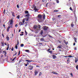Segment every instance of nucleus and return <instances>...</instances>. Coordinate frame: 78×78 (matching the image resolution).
<instances>
[{
  "mask_svg": "<svg viewBox=\"0 0 78 78\" xmlns=\"http://www.w3.org/2000/svg\"><path fill=\"white\" fill-rule=\"evenodd\" d=\"M9 26L7 28V32H9V30L10 28H13V25H11L10 26V25H9Z\"/></svg>",
  "mask_w": 78,
  "mask_h": 78,
  "instance_id": "nucleus-1",
  "label": "nucleus"
},
{
  "mask_svg": "<svg viewBox=\"0 0 78 78\" xmlns=\"http://www.w3.org/2000/svg\"><path fill=\"white\" fill-rule=\"evenodd\" d=\"M29 18H30L29 17H28V18H24V19H23L22 21L23 23H24L25 22V20L27 21H28Z\"/></svg>",
  "mask_w": 78,
  "mask_h": 78,
  "instance_id": "nucleus-2",
  "label": "nucleus"
},
{
  "mask_svg": "<svg viewBox=\"0 0 78 78\" xmlns=\"http://www.w3.org/2000/svg\"><path fill=\"white\" fill-rule=\"evenodd\" d=\"M8 23H9V25H12L13 23V20L12 19L10 20V21H9V22H8Z\"/></svg>",
  "mask_w": 78,
  "mask_h": 78,
  "instance_id": "nucleus-3",
  "label": "nucleus"
},
{
  "mask_svg": "<svg viewBox=\"0 0 78 78\" xmlns=\"http://www.w3.org/2000/svg\"><path fill=\"white\" fill-rule=\"evenodd\" d=\"M33 7L34 8V10L35 11H37L39 10V9H37L36 6L35 5L33 6Z\"/></svg>",
  "mask_w": 78,
  "mask_h": 78,
  "instance_id": "nucleus-4",
  "label": "nucleus"
},
{
  "mask_svg": "<svg viewBox=\"0 0 78 78\" xmlns=\"http://www.w3.org/2000/svg\"><path fill=\"white\" fill-rule=\"evenodd\" d=\"M28 68H29V69H30L31 70L33 69V66L31 65H29L28 66Z\"/></svg>",
  "mask_w": 78,
  "mask_h": 78,
  "instance_id": "nucleus-5",
  "label": "nucleus"
},
{
  "mask_svg": "<svg viewBox=\"0 0 78 78\" xmlns=\"http://www.w3.org/2000/svg\"><path fill=\"white\" fill-rule=\"evenodd\" d=\"M42 16L41 14H39L38 15V18L39 19H41L42 18Z\"/></svg>",
  "mask_w": 78,
  "mask_h": 78,
  "instance_id": "nucleus-6",
  "label": "nucleus"
},
{
  "mask_svg": "<svg viewBox=\"0 0 78 78\" xmlns=\"http://www.w3.org/2000/svg\"><path fill=\"white\" fill-rule=\"evenodd\" d=\"M48 27L47 26H44L43 28V30L44 31H46L48 30Z\"/></svg>",
  "mask_w": 78,
  "mask_h": 78,
  "instance_id": "nucleus-7",
  "label": "nucleus"
},
{
  "mask_svg": "<svg viewBox=\"0 0 78 78\" xmlns=\"http://www.w3.org/2000/svg\"><path fill=\"white\" fill-rule=\"evenodd\" d=\"M3 54L5 53V54H4V55H5V57H6V55L7 54V52L5 51H3Z\"/></svg>",
  "mask_w": 78,
  "mask_h": 78,
  "instance_id": "nucleus-8",
  "label": "nucleus"
},
{
  "mask_svg": "<svg viewBox=\"0 0 78 78\" xmlns=\"http://www.w3.org/2000/svg\"><path fill=\"white\" fill-rule=\"evenodd\" d=\"M11 13H12V16H13L14 17H15V13L14 12L11 11Z\"/></svg>",
  "mask_w": 78,
  "mask_h": 78,
  "instance_id": "nucleus-9",
  "label": "nucleus"
},
{
  "mask_svg": "<svg viewBox=\"0 0 78 78\" xmlns=\"http://www.w3.org/2000/svg\"><path fill=\"white\" fill-rule=\"evenodd\" d=\"M34 73H35V75H34L35 76H36L37 75V74H38V72H37V71L36 70H35V72H34Z\"/></svg>",
  "mask_w": 78,
  "mask_h": 78,
  "instance_id": "nucleus-10",
  "label": "nucleus"
},
{
  "mask_svg": "<svg viewBox=\"0 0 78 78\" xmlns=\"http://www.w3.org/2000/svg\"><path fill=\"white\" fill-rule=\"evenodd\" d=\"M24 23H23V22H22L21 21H20V23H19V25H20V26H21V25H24Z\"/></svg>",
  "mask_w": 78,
  "mask_h": 78,
  "instance_id": "nucleus-11",
  "label": "nucleus"
},
{
  "mask_svg": "<svg viewBox=\"0 0 78 78\" xmlns=\"http://www.w3.org/2000/svg\"><path fill=\"white\" fill-rule=\"evenodd\" d=\"M42 17L43 19H44L45 18V13H43V15H42Z\"/></svg>",
  "mask_w": 78,
  "mask_h": 78,
  "instance_id": "nucleus-12",
  "label": "nucleus"
},
{
  "mask_svg": "<svg viewBox=\"0 0 78 78\" xmlns=\"http://www.w3.org/2000/svg\"><path fill=\"white\" fill-rule=\"evenodd\" d=\"M37 25H34V27H33V28H34V30H35L37 29Z\"/></svg>",
  "mask_w": 78,
  "mask_h": 78,
  "instance_id": "nucleus-13",
  "label": "nucleus"
},
{
  "mask_svg": "<svg viewBox=\"0 0 78 78\" xmlns=\"http://www.w3.org/2000/svg\"><path fill=\"white\" fill-rule=\"evenodd\" d=\"M56 56L55 55H52L53 59H56Z\"/></svg>",
  "mask_w": 78,
  "mask_h": 78,
  "instance_id": "nucleus-14",
  "label": "nucleus"
},
{
  "mask_svg": "<svg viewBox=\"0 0 78 78\" xmlns=\"http://www.w3.org/2000/svg\"><path fill=\"white\" fill-rule=\"evenodd\" d=\"M27 23L28 22L27 21H26L25 23H24V24H25V27H27L28 25Z\"/></svg>",
  "mask_w": 78,
  "mask_h": 78,
  "instance_id": "nucleus-15",
  "label": "nucleus"
},
{
  "mask_svg": "<svg viewBox=\"0 0 78 78\" xmlns=\"http://www.w3.org/2000/svg\"><path fill=\"white\" fill-rule=\"evenodd\" d=\"M6 41H9V37L8 36H7L6 37Z\"/></svg>",
  "mask_w": 78,
  "mask_h": 78,
  "instance_id": "nucleus-16",
  "label": "nucleus"
},
{
  "mask_svg": "<svg viewBox=\"0 0 78 78\" xmlns=\"http://www.w3.org/2000/svg\"><path fill=\"white\" fill-rule=\"evenodd\" d=\"M9 44L8 43L7 44V47L6 48L7 50H8L9 48Z\"/></svg>",
  "mask_w": 78,
  "mask_h": 78,
  "instance_id": "nucleus-17",
  "label": "nucleus"
},
{
  "mask_svg": "<svg viewBox=\"0 0 78 78\" xmlns=\"http://www.w3.org/2000/svg\"><path fill=\"white\" fill-rule=\"evenodd\" d=\"M75 59H76L75 60V62L76 63L77 61H78V58H75Z\"/></svg>",
  "mask_w": 78,
  "mask_h": 78,
  "instance_id": "nucleus-18",
  "label": "nucleus"
},
{
  "mask_svg": "<svg viewBox=\"0 0 78 78\" xmlns=\"http://www.w3.org/2000/svg\"><path fill=\"white\" fill-rule=\"evenodd\" d=\"M57 48H62V45L60 46L59 45L57 47Z\"/></svg>",
  "mask_w": 78,
  "mask_h": 78,
  "instance_id": "nucleus-19",
  "label": "nucleus"
},
{
  "mask_svg": "<svg viewBox=\"0 0 78 78\" xmlns=\"http://www.w3.org/2000/svg\"><path fill=\"white\" fill-rule=\"evenodd\" d=\"M26 61H27V62H30V63L31 62V60H26Z\"/></svg>",
  "mask_w": 78,
  "mask_h": 78,
  "instance_id": "nucleus-20",
  "label": "nucleus"
},
{
  "mask_svg": "<svg viewBox=\"0 0 78 78\" xmlns=\"http://www.w3.org/2000/svg\"><path fill=\"white\" fill-rule=\"evenodd\" d=\"M40 40H41V41H45L44 39V38H41V39H40Z\"/></svg>",
  "mask_w": 78,
  "mask_h": 78,
  "instance_id": "nucleus-21",
  "label": "nucleus"
},
{
  "mask_svg": "<svg viewBox=\"0 0 78 78\" xmlns=\"http://www.w3.org/2000/svg\"><path fill=\"white\" fill-rule=\"evenodd\" d=\"M74 39L75 40V42L77 43V39L76 37H74Z\"/></svg>",
  "mask_w": 78,
  "mask_h": 78,
  "instance_id": "nucleus-22",
  "label": "nucleus"
},
{
  "mask_svg": "<svg viewBox=\"0 0 78 78\" xmlns=\"http://www.w3.org/2000/svg\"><path fill=\"white\" fill-rule=\"evenodd\" d=\"M51 73H52L54 74H58V73H55V72L54 71L52 72Z\"/></svg>",
  "mask_w": 78,
  "mask_h": 78,
  "instance_id": "nucleus-23",
  "label": "nucleus"
},
{
  "mask_svg": "<svg viewBox=\"0 0 78 78\" xmlns=\"http://www.w3.org/2000/svg\"><path fill=\"white\" fill-rule=\"evenodd\" d=\"M17 52H16V51H15V53L14 54L13 56H14L16 55H17Z\"/></svg>",
  "mask_w": 78,
  "mask_h": 78,
  "instance_id": "nucleus-24",
  "label": "nucleus"
},
{
  "mask_svg": "<svg viewBox=\"0 0 78 78\" xmlns=\"http://www.w3.org/2000/svg\"><path fill=\"white\" fill-rule=\"evenodd\" d=\"M1 44L2 45V46H4V42H1Z\"/></svg>",
  "mask_w": 78,
  "mask_h": 78,
  "instance_id": "nucleus-25",
  "label": "nucleus"
},
{
  "mask_svg": "<svg viewBox=\"0 0 78 78\" xmlns=\"http://www.w3.org/2000/svg\"><path fill=\"white\" fill-rule=\"evenodd\" d=\"M63 42L64 44H65L66 45L68 43H67V42H66L65 40H64Z\"/></svg>",
  "mask_w": 78,
  "mask_h": 78,
  "instance_id": "nucleus-26",
  "label": "nucleus"
},
{
  "mask_svg": "<svg viewBox=\"0 0 78 78\" xmlns=\"http://www.w3.org/2000/svg\"><path fill=\"white\" fill-rule=\"evenodd\" d=\"M29 13V12L27 11V10H26L25 11V14H28Z\"/></svg>",
  "mask_w": 78,
  "mask_h": 78,
  "instance_id": "nucleus-27",
  "label": "nucleus"
},
{
  "mask_svg": "<svg viewBox=\"0 0 78 78\" xmlns=\"http://www.w3.org/2000/svg\"><path fill=\"white\" fill-rule=\"evenodd\" d=\"M37 27L39 28V29H40L41 28V26L40 25H38V26H37Z\"/></svg>",
  "mask_w": 78,
  "mask_h": 78,
  "instance_id": "nucleus-28",
  "label": "nucleus"
},
{
  "mask_svg": "<svg viewBox=\"0 0 78 78\" xmlns=\"http://www.w3.org/2000/svg\"><path fill=\"white\" fill-rule=\"evenodd\" d=\"M20 17V15H18L17 17L16 18L18 19H19Z\"/></svg>",
  "mask_w": 78,
  "mask_h": 78,
  "instance_id": "nucleus-29",
  "label": "nucleus"
},
{
  "mask_svg": "<svg viewBox=\"0 0 78 78\" xmlns=\"http://www.w3.org/2000/svg\"><path fill=\"white\" fill-rule=\"evenodd\" d=\"M20 46H21V47H23V46H24V44H21Z\"/></svg>",
  "mask_w": 78,
  "mask_h": 78,
  "instance_id": "nucleus-30",
  "label": "nucleus"
},
{
  "mask_svg": "<svg viewBox=\"0 0 78 78\" xmlns=\"http://www.w3.org/2000/svg\"><path fill=\"white\" fill-rule=\"evenodd\" d=\"M55 18H54V17H53L52 18V21H54L55 20Z\"/></svg>",
  "mask_w": 78,
  "mask_h": 78,
  "instance_id": "nucleus-31",
  "label": "nucleus"
},
{
  "mask_svg": "<svg viewBox=\"0 0 78 78\" xmlns=\"http://www.w3.org/2000/svg\"><path fill=\"white\" fill-rule=\"evenodd\" d=\"M18 27V24H16V25H15V27L16 28H17V27Z\"/></svg>",
  "mask_w": 78,
  "mask_h": 78,
  "instance_id": "nucleus-32",
  "label": "nucleus"
},
{
  "mask_svg": "<svg viewBox=\"0 0 78 78\" xmlns=\"http://www.w3.org/2000/svg\"><path fill=\"white\" fill-rule=\"evenodd\" d=\"M76 69L78 70V65L76 66Z\"/></svg>",
  "mask_w": 78,
  "mask_h": 78,
  "instance_id": "nucleus-33",
  "label": "nucleus"
},
{
  "mask_svg": "<svg viewBox=\"0 0 78 78\" xmlns=\"http://www.w3.org/2000/svg\"><path fill=\"white\" fill-rule=\"evenodd\" d=\"M59 11L58 10H54V12H58Z\"/></svg>",
  "mask_w": 78,
  "mask_h": 78,
  "instance_id": "nucleus-34",
  "label": "nucleus"
},
{
  "mask_svg": "<svg viewBox=\"0 0 78 78\" xmlns=\"http://www.w3.org/2000/svg\"><path fill=\"white\" fill-rule=\"evenodd\" d=\"M52 51H49L48 52L49 53H51V54H52Z\"/></svg>",
  "mask_w": 78,
  "mask_h": 78,
  "instance_id": "nucleus-35",
  "label": "nucleus"
},
{
  "mask_svg": "<svg viewBox=\"0 0 78 78\" xmlns=\"http://www.w3.org/2000/svg\"><path fill=\"white\" fill-rule=\"evenodd\" d=\"M30 15V14L29 13L27 14L26 15V17H28V16H29Z\"/></svg>",
  "mask_w": 78,
  "mask_h": 78,
  "instance_id": "nucleus-36",
  "label": "nucleus"
},
{
  "mask_svg": "<svg viewBox=\"0 0 78 78\" xmlns=\"http://www.w3.org/2000/svg\"><path fill=\"white\" fill-rule=\"evenodd\" d=\"M15 48L16 49H17L18 48V47L17 45H16L15 46Z\"/></svg>",
  "mask_w": 78,
  "mask_h": 78,
  "instance_id": "nucleus-37",
  "label": "nucleus"
},
{
  "mask_svg": "<svg viewBox=\"0 0 78 78\" xmlns=\"http://www.w3.org/2000/svg\"><path fill=\"white\" fill-rule=\"evenodd\" d=\"M43 33V31L42 30H41V34H42Z\"/></svg>",
  "mask_w": 78,
  "mask_h": 78,
  "instance_id": "nucleus-38",
  "label": "nucleus"
},
{
  "mask_svg": "<svg viewBox=\"0 0 78 78\" xmlns=\"http://www.w3.org/2000/svg\"><path fill=\"white\" fill-rule=\"evenodd\" d=\"M70 75H71V76H72V77H73V73H71V74H70Z\"/></svg>",
  "mask_w": 78,
  "mask_h": 78,
  "instance_id": "nucleus-39",
  "label": "nucleus"
},
{
  "mask_svg": "<svg viewBox=\"0 0 78 78\" xmlns=\"http://www.w3.org/2000/svg\"><path fill=\"white\" fill-rule=\"evenodd\" d=\"M25 51L27 52H28L30 51L28 50H25Z\"/></svg>",
  "mask_w": 78,
  "mask_h": 78,
  "instance_id": "nucleus-40",
  "label": "nucleus"
},
{
  "mask_svg": "<svg viewBox=\"0 0 78 78\" xmlns=\"http://www.w3.org/2000/svg\"><path fill=\"white\" fill-rule=\"evenodd\" d=\"M16 58V57H15L14 59H13L12 60V61H14V60H15V59Z\"/></svg>",
  "mask_w": 78,
  "mask_h": 78,
  "instance_id": "nucleus-41",
  "label": "nucleus"
},
{
  "mask_svg": "<svg viewBox=\"0 0 78 78\" xmlns=\"http://www.w3.org/2000/svg\"><path fill=\"white\" fill-rule=\"evenodd\" d=\"M41 75H42V73L40 72V73H39V76H41Z\"/></svg>",
  "mask_w": 78,
  "mask_h": 78,
  "instance_id": "nucleus-42",
  "label": "nucleus"
},
{
  "mask_svg": "<svg viewBox=\"0 0 78 78\" xmlns=\"http://www.w3.org/2000/svg\"><path fill=\"white\" fill-rule=\"evenodd\" d=\"M11 51H14V48L12 47L11 49Z\"/></svg>",
  "mask_w": 78,
  "mask_h": 78,
  "instance_id": "nucleus-43",
  "label": "nucleus"
},
{
  "mask_svg": "<svg viewBox=\"0 0 78 78\" xmlns=\"http://www.w3.org/2000/svg\"><path fill=\"white\" fill-rule=\"evenodd\" d=\"M56 2H57V3H58L59 2L58 0H56Z\"/></svg>",
  "mask_w": 78,
  "mask_h": 78,
  "instance_id": "nucleus-44",
  "label": "nucleus"
},
{
  "mask_svg": "<svg viewBox=\"0 0 78 78\" xmlns=\"http://www.w3.org/2000/svg\"><path fill=\"white\" fill-rule=\"evenodd\" d=\"M74 26V25L73 24H71V26L72 27H73Z\"/></svg>",
  "mask_w": 78,
  "mask_h": 78,
  "instance_id": "nucleus-45",
  "label": "nucleus"
},
{
  "mask_svg": "<svg viewBox=\"0 0 78 78\" xmlns=\"http://www.w3.org/2000/svg\"><path fill=\"white\" fill-rule=\"evenodd\" d=\"M68 57H73L72 55H69V56H68Z\"/></svg>",
  "mask_w": 78,
  "mask_h": 78,
  "instance_id": "nucleus-46",
  "label": "nucleus"
},
{
  "mask_svg": "<svg viewBox=\"0 0 78 78\" xmlns=\"http://www.w3.org/2000/svg\"><path fill=\"white\" fill-rule=\"evenodd\" d=\"M17 44H16V45H18L19 44V41H17Z\"/></svg>",
  "mask_w": 78,
  "mask_h": 78,
  "instance_id": "nucleus-47",
  "label": "nucleus"
},
{
  "mask_svg": "<svg viewBox=\"0 0 78 78\" xmlns=\"http://www.w3.org/2000/svg\"><path fill=\"white\" fill-rule=\"evenodd\" d=\"M17 7L18 8H19V6L18 4H17Z\"/></svg>",
  "mask_w": 78,
  "mask_h": 78,
  "instance_id": "nucleus-48",
  "label": "nucleus"
},
{
  "mask_svg": "<svg viewBox=\"0 0 78 78\" xmlns=\"http://www.w3.org/2000/svg\"><path fill=\"white\" fill-rule=\"evenodd\" d=\"M20 51H19L18 52V55H20Z\"/></svg>",
  "mask_w": 78,
  "mask_h": 78,
  "instance_id": "nucleus-49",
  "label": "nucleus"
},
{
  "mask_svg": "<svg viewBox=\"0 0 78 78\" xmlns=\"http://www.w3.org/2000/svg\"><path fill=\"white\" fill-rule=\"evenodd\" d=\"M25 33H26V35H27V32L26 30H25Z\"/></svg>",
  "mask_w": 78,
  "mask_h": 78,
  "instance_id": "nucleus-50",
  "label": "nucleus"
},
{
  "mask_svg": "<svg viewBox=\"0 0 78 78\" xmlns=\"http://www.w3.org/2000/svg\"><path fill=\"white\" fill-rule=\"evenodd\" d=\"M63 57H64L65 58H67V57H68V56H63Z\"/></svg>",
  "mask_w": 78,
  "mask_h": 78,
  "instance_id": "nucleus-51",
  "label": "nucleus"
},
{
  "mask_svg": "<svg viewBox=\"0 0 78 78\" xmlns=\"http://www.w3.org/2000/svg\"><path fill=\"white\" fill-rule=\"evenodd\" d=\"M67 62H69V59H67Z\"/></svg>",
  "mask_w": 78,
  "mask_h": 78,
  "instance_id": "nucleus-52",
  "label": "nucleus"
},
{
  "mask_svg": "<svg viewBox=\"0 0 78 78\" xmlns=\"http://www.w3.org/2000/svg\"><path fill=\"white\" fill-rule=\"evenodd\" d=\"M69 9H70V10L72 11V8L71 7H70Z\"/></svg>",
  "mask_w": 78,
  "mask_h": 78,
  "instance_id": "nucleus-53",
  "label": "nucleus"
},
{
  "mask_svg": "<svg viewBox=\"0 0 78 78\" xmlns=\"http://www.w3.org/2000/svg\"><path fill=\"white\" fill-rule=\"evenodd\" d=\"M39 44H41V45H42V43L40 42Z\"/></svg>",
  "mask_w": 78,
  "mask_h": 78,
  "instance_id": "nucleus-54",
  "label": "nucleus"
},
{
  "mask_svg": "<svg viewBox=\"0 0 78 78\" xmlns=\"http://www.w3.org/2000/svg\"><path fill=\"white\" fill-rule=\"evenodd\" d=\"M73 45H74V46H75L76 45V43L74 42V43H73Z\"/></svg>",
  "mask_w": 78,
  "mask_h": 78,
  "instance_id": "nucleus-55",
  "label": "nucleus"
},
{
  "mask_svg": "<svg viewBox=\"0 0 78 78\" xmlns=\"http://www.w3.org/2000/svg\"><path fill=\"white\" fill-rule=\"evenodd\" d=\"M5 10L4 9V12H3V13H4V14H5Z\"/></svg>",
  "mask_w": 78,
  "mask_h": 78,
  "instance_id": "nucleus-56",
  "label": "nucleus"
},
{
  "mask_svg": "<svg viewBox=\"0 0 78 78\" xmlns=\"http://www.w3.org/2000/svg\"><path fill=\"white\" fill-rule=\"evenodd\" d=\"M20 31H21V30L20 29L19 30V32L20 33Z\"/></svg>",
  "mask_w": 78,
  "mask_h": 78,
  "instance_id": "nucleus-57",
  "label": "nucleus"
},
{
  "mask_svg": "<svg viewBox=\"0 0 78 78\" xmlns=\"http://www.w3.org/2000/svg\"><path fill=\"white\" fill-rule=\"evenodd\" d=\"M74 50H76V47H75Z\"/></svg>",
  "mask_w": 78,
  "mask_h": 78,
  "instance_id": "nucleus-58",
  "label": "nucleus"
},
{
  "mask_svg": "<svg viewBox=\"0 0 78 78\" xmlns=\"http://www.w3.org/2000/svg\"><path fill=\"white\" fill-rule=\"evenodd\" d=\"M61 16V15H58V17H59L60 16Z\"/></svg>",
  "mask_w": 78,
  "mask_h": 78,
  "instance_id": "nucleus-59",
  "label": "nucleus"
},
{
  "mask_svg": "<svg viewBox=\"0 0 78 78\" xmlns=\"http://www.w3.org/2000/svg\"><path fill=\"white\" fill-rule=\"evenodd\" d=\"M25 66L26 67H27V64H25Z\"/></svg>",
  "mask_w": 78,
  "mask_h": 78,
  "instance_id": "nucleus-60",
  "label": "nucleus"
},
{
  "mask_svg": "<svg viewBox=\"0 0 78 78\" xmlns=\"http://www.w3.org/2000/svg\"><path fill=\"white\" fill-rule=\"evenodd\" d=\"M50 49H48V51H50Z\"/></svg>",
  "mask_w": 78,
  "mask_h": 78,
  "instance_id": "nucleus-61",
  "label": "nucleus"
},
{
  "mask_svg": "<svg viewBox=\"0 0 78 78\" xmlns=\"http://www.w3.org/2000/svg\"><path fill=\"white\" fill-rule=\"evenodd\" d=\"M20 36H23V34H20Z\"/></svg>",
  "mask_w": 78,
  "mask_h": 78,
  "instance_id": "nucleus-62",
  "label": "nucleus"
},
{
  "mask_svg": "<svg viewBox=\"0 0 78 78\" xmlns=\"http://www.w3.org/2000/svg\"><path fill=\"white\" fill-rule=\"evenodd\" d=\"M2 36L3 37H4V35H3V34H2Z\"/></svg>",
  "mask_w": 78,
  "mask_h": 78,
  "instance_id": "nucleus-63",
  "label": "nucleus"
},
{
  "mask_svg": "<svg viewBox=\"0 0 78 78\" xmlns=\"http://www.w3.org/2000/svg\"><path fill=\"white\" fill-rule=\"evenodd\" d=\"M3 56V55H1V57H2Z\"/></svg>",
  "mask_w": 78,
  "mask_h": 78,
  "instance_id": "nucleus-64",
  "label": "nucleus"
}]
</instances>
